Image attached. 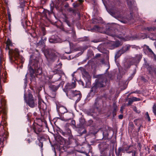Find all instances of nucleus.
I'll list each match as a JSON object with an SVG mask.
<instances>
[{"instance_id": "1", "label": "nucleus", "mask_w": 156, "mask_h": 156, "mask_svg": "<svg viewBox=\"0 0 156 156\" xmlns=\"http://www.w3.org/2000/svg\"><path fill=\"white\" fill-rule=\"evenodd\" d=\"M76 86L75 82L68 83L65 86L64 88H63V90L69 98L71 99H76L75 103H77L80 100L82 95L80 91L72 90L75 88Z\"/></svg>"}, {"instance_id": "2", "label": "nucleus", "mask_w": 156, "mask_h": 156, "mask_svg": "<svg viewBox=\"0 0 156 156\" xmlns=\"http://www.w3.org/2000/svg\"><path fill=\"white\" fill-rule=\"evenodd\" d=\"M33 67L34 69L31 66L28 65V70L30 75V84L31 85L36 86L37 84L36 77L38 75H41L42 73L41 68L40 67L39 63L37 60H35L33 61Z\"/></svg>"}, {"instance_id": "3", "label": "nucleus", "mask_w": 156, "mask_h": 156, "mask_svg": "<svg viewBox=\"0 0 156 156\" xmlns=\"http://www.w3.org/2000/svg\"><path fill=\"white\" fill-rule=\"evenodd\" d=\"M44 123L47 125L46 121L43 120L41 119L36 118L31 126L27 129V132L30 134L34 133L37 136H39L42 131Z\"/></svg>"}, {"instance_id": "4", "label": "nucleus", "mask_w": 156, "mask_h": 156, "mask_svg": "<svg viewBox=\"0 0 156 156\" xmlns=\"http://www.w3.org/2000/svg\"><path fill=\"white\" fill-rule=\"evenodd\" d=\"M63 16L62 17L63 25L62 30L67 33L71 31V33L75 34L76 32L73 21H71L66 14H63Z\"/></svg>"}, {"instance_id": "5", "label": "nucleus", "mask_w": 156, "mask_h": 156, "mask_svg": "<svg viewBox=\"0 0 156 156\" xmlns=\"http://www.w3.org/2000/svg\"><path fill=\"white\" fill-rule=\"evenodd\" d=\"M121 2L119 0H112L109 2V8L107 9L108 12L112 15H114L120 13L119 8Z\"/></svg>"}, {"instance_id": "6", "label": "nucleus", "mask_w": 156, "mask_h": 156, "mask_svg": "<svg viewBox=\"0 0 156 156\" xmlns=\"http://www.w3.org/2000/svg\"><path fill=\"white\" fill-rule=\"evenodd\" d=\"M24 99L27 105L31 108H34L37 105V101L34 99L32 94L29 92L27 97L25 93L24 94Z\"/></svg>"}, {"instance_id": "7", "label": "nucleus", "mask_w": 156, "mask_h": 156, "mask_svg": "<svg viewBox=\"0 0 156 156\" xmlns=\"http://www.w3.org/2000/svg\"><path fill=\"white\" fill-rule=\"evenodd\" d=\"M50 12L48 10L44 9L42 12L45 15H47V13L49 15L50 13H53V9L54 8H55L59 12H62L63 10L62 5H59L58 3L54 2L52 1H51L50 4Z\"/></svg>"}, {"instance_id": "8", "label": "nucleus", "mask_w": 156, "mask_h": 156, "mask_svg": "<svg viewBox=\"0 0 156 156\" xmlns=\"http://www.w3.org/2000/svg\"><path fill=\"white\" fill-rule=\"evenodd\" d=\"M62 64L60 63L54 66L53 70L51 72L54 73V76H58V78L57 79H55V81L61 80L62 77V74L65 75V74L63 72L62 69Z\"/></svg>"}, {"instance_id": "9", "label": "nucleus", "mask_w": 156, "mask_h": 156, "mask_svg": "<svg viewBox=\"0 0 156 156\" xmlns=\"http://www.w3.org/2000/svg\"><path fill=\"white\" fill-rule=\"evenodd\" d=\"M106 27V31L108 32V35L114 37H120L118 34L119 30L114 27V26L112 24H109Z\"/></svg>"}, {"instance_id": "10", "label": "nucleus", "mask_w": 156, "mask_h": 156, "mask_svg": "<svg viewBox=\"0 0 156 156\" xmlns=\"http://www.w3.org/2000/svg\"><path fill=\"white\" fill-rule=\"evenodd\" d=\"M44 55L47 59L52 61H54L59 56V53L54 50L51 51L50 52L49 51H45Z\"/></svg>"}, {"instance_id": "11", "label": "nucleus", "mask_w": 156, "mask_h": 156, "mask_svg": "<svg viewBox=\"0 0 156 156\" xmlns=\"http://www.w3.org/2000/svg\"><path fill=\"white\" fill-rule=\"evenodd\" d=\"M38 104V107L40 110L41 115L44 116L47 115V105L46 104L43 100L39 99Z\"/></svg>"}, {"instance_id": "12", "label": "nucleus", "mask_w": 156, "mask_h": 156, "mask_svg": "<svg viewBox=\"0 0 156 156\" xmlns=\"http://www.w3.org/2000/svg\"><path fill=\"white\" fill-rule=\"evenodd\" d=\"M8 136V133L5 131L0 132V152H1V148L4 146V142L7 139Z\"/></svg>"}, {"instance_id": "13", "label": "nucleus", "mask_w": 156, "mask_h": 156, "mask_svg": "<svg viewBox=\"0 0 156 156\" xmlns=\"http://www.w3.org/2000/svg\"><path fill=\"white\" fill-rule=\"evenodd\" d=\"M103 103V101L101 97H98L95 99L93 105L94 109H96L98 112H100L101 108V106Z\"/></svg>"}, {"instance_id": "14", "label": "nucleus", "mask_w": 156, "mask_h": 156, "mask_svg": "<svg viewBox=\"0 0 156 156\" xmlns=\"http://www.w3.org/2000/svg\"><path fill=\"white\" fill-rule=\"evenodd\" d=\"M75 129L78 133L77 135L79 136H82L84 134H85L87 132L86 130L81 125H75Z\"/></svg>"}, {"instance_id": "15", "label": "nucleus", "mask_w": 156, "mask_h": 156, "mask_svg": "<svg viewBox=\"0 0 156 156\" xmlns=\"http://www.w3.org/2000/svg\"><path fill=\"white\" fill-rule=\"evenodd\" d=\"M108 82L106 78H103V79H99L97 81H96L94 83L96 84L98 88H101L104 87L105 85L106 82Z\"/></svg>"}, {"instance_id": "16", "label": "nucleus", "mask_w": 156, "mask_h": 156, "mask_svg": "<svg viewBox=\"0 0 156 156\" xmlns=\"http://www.w3.org/2000/svg\"><path fill=\"white\" fill-rule=\"evenodd\" d=\"M146 30L150 32L154 31L155 33H152L149 35V37L152 40H156V28L155 27H147L145 28Z\"/></svg>"}, {"instance_id": "17", "label": "nucleus", "mask_w": 156, "mask_h": 156, "mask_svg": "<svg viewBox=\"0 0 156 156\" xmlns=\"http://www.w3.org/2000/svg\"><path fill=\"white\" fill-rule=\"evenodd\" d=\"M49 41L51 43H61L62 41L56 35H53L49 38Z\"/></svg>"}, {"instance_id": "18", "label": "nucleus", "mask_w": 156, "mask_h": 156, "mask_svg": "<svg viewBox=\"0 0 156 156\" xmlns=\"http://www.w3.org/2000/svg\"><path fill=\"white\" fill-rule=\"evenodd\" d=\"M64 83V81H62L57 86L51 84L49 88L52 92H56L60 87H63Z\"/></svg>"}, {"instance_id": "19", "label": "nucleus", "mask_w": 156, "mask_h": 156, "mask_svg": "<svg viewBox=\"0 0 156 156\" xmlns=\"http://www.w3.org/2000/svg\"><path fill=\"white\" fill-rule=\"evenodd\" d=\"M109 145L105 142H101L98 145V147L101 152H104L108 148Z\"/></svg>"}, {"instance_id": "20", "label": "nucleus", "mask_w": 156, "mask_h": 156, "mask_svg": "<svg viewBox=\"0 0 156 156\" xmlns=\"http://www.w3.org/2000/svg\"><path fill=\"white\" fill-rule=\"evenodd\" d=\"M142 55H136V56L133 58L131 61V64L133 65H136V64L138 63L140 61L142 58Z\"/></svg>"}, {"instance_id": "21", "label": "nucleus", "mask_w": 156, "mask_h": 156, "mask_svg": "<svg viewBox=\"0 0 156 156\" xmlns=\"http://www.w3.org/2000/svg\"><path fill=\"white\" fill-rule=\"evenodd\" d=\"M82 75L86 83L90 82L91 77L88 72L84 71L82 73Z\"/></svg>"}, {"instance_id": "22", "label": "nucleus", "mask_w": 156, "mask_h": 156, "mask_svg": "<svg viewBox=\"0 0 156 156\" xmlns=\"http://www.w3.org/2000/svg\"><path fill=\"white\" fill-rule=\"evenodd\" d=\"M84 2L83 0H77L73 4V6L74 8H81L82 4Z\"/></svg>"}, {"instance_id": "23", "label": "nucleus", "mask_w": 156, "mask_h": 156, "mask_svg": "<svg viewBox=\"0 0 156 156\" xmlns=\"http://www.w3.org/2000/svg\"><path fill=\"white\" fill-rule=\"evenodd\" d=\"M120 44V43L119 41L112 42L110 45L109 48L110 49H114L115 48L119 47Z\"/></svg>"}, {"instance_id": "24", "label": "nucleus", "mask_w": 156, "mask_h": 156, "mask_svg": "<svg viewBox=\"0 0 156 156\" xmlns=\"http://www.w3.org/2000/svg\"><path fill=\"white\" fill-rule=\"evenodd\" d=\"M146 68H147L148 73L150 75H152L156 68H154L151 65L147 64L146 66Z\"/></svg>"}, {"instance_id": "25", "label": "nucleus", "mask_w": 156, "mask_h": 156, "mask_svg": "<svg viewBox=\"0 0 156 156\" xmlns=\"http://www.w3.org/2000/svg\"><path fill=\"white\" fill-rule=\"evenodd\" d=\"M37 136L39 142H43V141H45L48 138V136L46 134H42V133L39 136Z\"/></svg>"}, {"instance_id": "26", "label": "nucleus", "mask_w": 156, "mask_h": 156, "mask_svg": "<svg viewBox=\"0 0 156 156\" xmlns=\"http://www.w3.org/2000/svg\"><path fill=\"white\" fill-rule=\"evenodd\" d=\"M57 109L58 112L61 114H64L68 111L66 108L63 106H60L58 108L57 107Z\"/></svg>"}, {"instance_id": "27", "label": "nucleus", "mask_w": 156, "mask_h": 156, "mask_svg": "<svg viewBox=\"0 0 156 156\" xmlns=\"http://www.w3.org/2000/svg\"><path fill=\"white\" fill-rule=\"evenodd\" d=\"M115 152L116 156H122V152L123 153H125L123 147H119L118 148V151H117V148H115Z\"/></svg>"}, {"instance_id": "28", "label": "nucleus", "mask_w": 156, "mask_h": 156, "mask_svg": "<svg viewBox=\"0 0 156 156\" xmlns=\"http://www.w3.org/2000/svg\"><path fill=\"white\" fill-rule=\"evenodd\" d=\"M101 62L102 64H105V65H107V66L108 68L106 70V72L105 73V74L106 75V74H107V73L108 71V69L110 67V65L109 61V58H108L106 61H105L104 59H102L101 60Z\"/></svg>"}, {"instance_id": "29", "label": "nucleus", "mask_w": 156, "mask_h": 156, "mask_svg": "<svg viewBox=\"0 0 156 156\" xmlns=\"http://www.w3.org/2000/svg\"><path fill=\"white\" fill-rule=\"evenodd\" d=\"M101 30V27L98 25H95L90 29V31L92 32H99Z\"/></svg>"}, {"instance_id": "30", "label": "nucleus", "mask_w": 156, "mask_h": 156, "mask_svg": "<svg viewBox=\"0 0 156 156\" xmlns=\"http://www.w3.org/2000/svg\"><path fill=\"white\" fill-rule=\"evenodd\" d=\"M124 53V52L123 51L122 49L117 51L116 52L115 55V60H116L121 55L123 54Z\"/></svg>"}, {"instance_id": "31", "label": "nucleus", "mask_w": 156, "mask_h": 156, "mask_svg": "<svg viewBox=\"0 0 156 156\" xmlns=\"http://www.w3.org/2000/svg\"><path fill=\"white\" fill-rule=\"evenodd\" d=\"M127 5L130 9V14H132L133 13V4L132 1H128L127 2Z\"/></svg>"}, {"instance_id": "32", "label": "nucleus", "mask_w": 156, "mask_h": 156, "mask_svg": "<svg viewBox=\"0 0 156 156\" xmlns=\"http://www.w3.org/2000/svg\"><path fill=\"white\" fill-rule=\"evenodd\" d=\"M131 65H133V64H131V62H124V69L125 70H127L128 69L130 68L131 66Z\"/></svg>"}, {"instance_id": "33", "label": "nucleus", "mask_w": 156, "mask_h": 156, "mask_svg": "<svg viewBox=\"0 0 156 156\" xmlns=\"http://www.w3.org/2000/svg\"><path fill=\"white\" fill-rule=\"evenodd\" d=\"M98 88V87L97 86L96 84H95V83H94L93 84V86L91 88L90 91L91 92L94 93V94H95Z\"/></svg>"}, {"instance_id": "34", "label": "nucleus", "mask_w": 156, "mask_h": 156, "mask_svg": "<svg viewBox=\"0 0 156 156\" xmlns=\"http://www.w3.org/2000/svg\"><path fill=\"white\" fill-rule=\"evenodd\" d=\"M64 133L63 136L66 137H67L68 135L69 134H71V132L70 129L67 128L64 132Z\"/></svg>"}, {"instance_id": "35", "label": "nucleus", "mask_w": 156, "mask_h": 156, "mask_svg": "<svg viewBox=\"0 0 156 156\" xmlns=\"http://www.w3.org/2000/svg\"><path fill=\"white\" fill-rule=\"evenodd\" d=\"M102 134L103 136V138L105 139H107L108 138V133L107 130L105 129L103 131Z\"/></svg>"}, {"instance_id": "36", "label": "nucleus", "mask_w": 156, "mask_h": 156, "mask_svg": "<svg viewBox=\"0 0 156 156\" xmlns=\"http://www.w3.org/2000/svg\"><path fill=\"white\" fill-rule=\"evenodd\" d=\"M94 95L95 94H94V93L91 92V91H90V92L89 93L87 96L86 99H87L88 100H89L91 98L93 97Z\"/></svg>"}, {"instance_id": "37", "label": "nucleus", "mask_w": 156, "mask_h": 156, "mask_svg": "<svg viewBox=\"0 0 156 156\" xmlns=\"http://www.w3.org/2000/svg\"><path fill=\"white\" fill-rule=\"evenodd\" d=\"M13 55L16 57L18 58L20 55V52L18 49L15 48L13 52Z\"/></svg>"}, {"instance_id": "38", "label": "nucleus", "mask_w": 156, "mask_h": 156, "mask_svg": "<svg viewBox=\"0 0 156 156\" xmlns=\"http://www.w3.org/2000/svg\"><path fill=\"white\" fill-rule=\"evenodd\" d=\"M30 22L29 21H27V20H25L24 23H22L23 26V27L25 28L26 27L30 26Z\"/></svg>"}, {"instance_id": "39", "label": "nucleus", "mask_w": 156, "mask_h": 156, "mask_svg": "<svg viewBox=\"0 0 156 156\" xmlns=\"http://www.w3.org/2000/svg\"><path fill=\"white\" fill-rule=\"evenodd\" d=\"M130 48V46L129 45H127L125 47L122 48V49L123 51L124 52V53L127 51L129 50Z\"/></svg>"}, {"instance_id": "40", "label": "nucleus", "mask_w": 156, "mask_h": 156, "mask_svg": "<svg viewBox=\"0 0 156 156\" xmlns=\"http://www.w3.org/2000/svg\"><path fill=\"white\" fill-rule=\"evenodd\" d=\"M106 76L107 78L109 80H112L113 79V75L111 73H108V74H106Z\"/></svg>"}, {"instance_id": "41", "label": "nucleus", "mask_w": 156, "mask_h": 156, "mask_svg": "<svg viewBox=\"0 0 156 156\" xmlns=\"http://www.w3.org/2000/svg\"><path fill=\"white\" fill-rule=\"evenodd\" d=\"M6 44L7 46H12V42L9 38H8L6 41Z\"/></svg>"}, {"instance_id": "42", "label": "nucleus", "mask_w": 156, "mask_h": 156, "mask_svg": "<svg viewBox=\"0 0 156 156\" xmlns=\"http://www.w3.org/2000/svg\"><path fill=\"white\" fill-rule=\"evenodd\" d=\"M147 49L148 51H147L148 52V53L150 55H151V56L154 54V52L152 51L151 49L149 48L148 46H147Z\"/></svg>"}, {"instance_id": "43", "label": "nucleus", "mask_w": 156, "mask_h": 156, "mask_svg": "<svg viewBox=\"0 0 156 156\" xmlns=\"http://www.w3.org/2000/svg\"><path fill=\"white\" fill-rule=\"evenodd\" d=\"M128 103L127 104V106L131 105L133 101L131 98H128Z\"/></svg>"}, {"instance_id": "44", "label": "nucleus", "mask_w": 156, "mask_h": 156, "mask_svg": "<svg viewBox=\"0 0 156 156\" xmlns=\"http://www.w3.org/2000/svg\"><path fill=\"white\" fill-rule=\"evenodd\" d=\"M153 112L155 115H156V104H154L152 108Z\"/></svg>"}, {"instance_id": "45", "label": "nucleus", "mask_w": 156, "mask_h": 156, "mask_svg": "<svg viewBox=\"0 0 156 156\" xmlns=\"http://www.w3.org/2000/svg\"><path fill=\"white\" fill-rule=\"evenodd\" d=\"M93 121L92 119L89 120L87 123V125L88 126H91L93 124Z\"/></svg>"}, {"instance_id": "46", "label": "nucleus", "mask_w": 156, "mask_h": 156, "mask_svg": "<svg viewBox=\"0 0 156 156\" xmlns=\"http://www.w3.org/2000/svg\"><path fill=\"white\" fill-rule=\"evenodd\" d=\"M56 95V93L55 92H52V93H51L50 95H49V96L52 98H54L55 97Z\"/></svg>"}, {"instance_id": "47", "label": "nucleus", "mask_w": 156, "mask_h": 156, "mask_svg": "<svg viewBox=\"0 0 156 156\" xmlns=\"http://www.w3.org/2000/svg\"><path fill=\"white\" fill-rule=\"evenodd\" d=\"M44 41L42 39V38H41V39L40 41H39V42L37 43V44L38 45H43L44 44Z\"/></svg>"}, {"instance_id": "48", "label": "nucleus", "mask_w": 156, "mask_h": 156, "mask_svg": "<svg viewBox=\"0 0 156 156\" xmlns=\"http://www.w3.org/2000/svg\"><path fill=\"white\" fill-rule=\"evenodd\" d=\"M145 115H146V117H145L146 119H148V121L150 122L151 121V119L149 116L148 113L147 112L145 114Z\"/></svg>"}, {"instance_id": "49", "label": "nucleus", "mask_w": 156, "mask_h": 156, "mask_svg": "<svg viewBox=\"0 0 156 156\" xmlns=\"http://www.w3.org/2000/svg\"><path fill=\"white\" fill-rule=\"evenodd\" d=\"M133 110L134 112H136V113L138 114H139L140 112V111L137 110L136 107V106H134L133 107Z\"/></svg>"}, {"instance_id": "50", "label": "nucleus", "mask_w": 156, "mask_h": 156, "mask_svg": "<svg viewBox=\"0 0 156 156\" xmlns=\"http://www.w3.org/2000/svg\"><path fill=\"white\" fill-rule=\"evenodd\" d=\"M113 110L117 111L118 107L117 105H116L115 102H114L113 103Z\"/></svg>"}, {"instance_id": "51", "label": "nucleus", "mask_w": 156, "mask_h": 156, "mask_svg": "<svg viewBox=\"0 0 156 156\" xmlns=\"http://www.w3.org/2000/svg\"><path fill=\"white\" fill-rule=\"evenodd\" d=\"M132 100L133 101H139L140 100V99L139 98H137L135 97H133L132 98Z\"/></svg>"}, {"instance_id": "52", "label": "nucleus", "mask_w": 156, "mask_h": 156, "mask_svg": "<svg viewBox=\"0 0 156 156\" xmlns=\"http://www.w3.org/2000/svg\"><path fill=\"white\" fill-rule=\"evenodd\" d=\"M131 147V145H129L128 146L126 147H123L124 152H125V151H126V152H127L128 151V150Z\"/></svg>"}, {"instance_id": "53", "label": "nucleus", "mask_w": 156, "mask_h": 156, "mask_svg": "<svg viewBox=\"0 0 156 156\" xmlns=\"http://www.w3.org/2000/svg\"><path fill=\"white\" fill-rule=\"evenodd\" d=\"M62 120L64 121H67L70 119V118H68L67 119L65 118L64 117H60V118Z\"/></svg>"}, {"instance_id": "54", "label": "nucleus", "mask_w": 156, "mask_h": 156, "mask_svg": "<svg viewBox=\"0 0 156 156\" xmlns=\"http://www.w3.org/2000/svg\"><path fill=\"white\" fill-rule=\"evenodd\" d=\"M8 16L9 22H11L12 20L11 18V15L10 14V12H8Z\"/></svg>"}, {"instance_id": "55", "label": "nucleus", "mask_w": 156, "mask_h": 156, "mask_svg": "<svg viewBox=\"0 0 156 156\" xmlns=\"http://www.w3.org/2000/svg\"><path fill=\"white\" fill-rule=\"evenodd\" d=\"M87 114L89 116H92L94 119L95 118V116L91 112H88L87 113Z\"/></svg>"}, {"instance_id": "56", "label": "nucleus", "mask_w": 156, "mask_h": 156, "mask_svg": "<svg viewBox=\"0 0 156 156\" xmlns=\"http://www.w3.org/2000/svg\"><path fill=\"white\" fill-rule=\"evenodd\" d=\"M67 137H68V138L69 140L70 141H71V140L72 139H73V136L72 135L71 133V134H69V135H68Z\"/></svg>"}, {"instance_id": "57", "label": "nucleus", "mask_w": 156, "mask_h": 156, "mask_svg": "<svg viewBox=\"0 0 156 156\" xmlns=\"http://www.w3.org/2000/svg\"><path fill=\"white\" fill-rule=\"evenodd\" d=\"M57 140L58 141L63 140L64 139L60 136H58L57 137Z\"/></svg>"}, {"instance_id": "58", "label": "nucleus", "mask_w": 156, "mask_h": 156, "mask_svg": "<svg viewBox=\"0 0 156 156\" xmlns=\"http://www.w3.org/2000/svg\"><path fill=\"white\" fill-rule=\"evenodd\" d=\"M89 40V38L87 37H83L82 39V40L83 41H88Z\"/></svg>"}, {"instance_id": "59", "label": "nucleus", "mask_w": 156, "mask_h": 156, "mask_svg": "<svg viewBox=\"0 0 156 156\" xmlns=\"http://www.w3.org/2000/svg\"><path fill=\"white\" fill-rule=\"evenodd\" d=\"M38 145L39 147H40L41 150L42 149V148L43 147V142H39L38 144Z\"/></svg>"}, {"instance_id": "60", "label": "nucleus", "mask_w": 156, "mask_h": 156, "mask_svg": "<svg viewBox=\"0 0 156 156\" xmlns=\"http://www.w3.org/2000/svg\"><path fill=\"white\" fill-rule=\"evenodd\" d=\"M28 73H27L26 74V75L25 76V78L24 79V83L25 84L27 85V75Z\"/></svg>"}, {"instance_id": "61", "label": "nucleus", "mask_w": 156, "mask_h": 156, "mask_svg": "<svg viewBox=\"0 0 156 156\" xmlns=\"http://www.w3.org/2000/svg\"><path fill=\"white\" fill-rule=\"evenodd\" d=\"M151 56L153 59V60L155 61H156V55L154 54L153 55H152Z\"/></svg>"}, {"instance_id": "62", "label": "nucleus", "mask_w": 156, "mask_h": 156, "mask_svg": "<svg viewBox=\"0 0 156 156\" xmlns=\"http://www.w3.org/2000/svg\"><path fill=\"white\" fill-rule=\"evenodd\" d=\"M98 20L97 19H94L92 20V23L94 24H96L98 23Z\"/></svg>"}, {"instance_id": "63", "label": "nucleus", "mask_w": 156, "mask_h": 156, "mask_svg": "<svg viewBox=\"0 0 156 156\" xmlns=\"http://www.w3.org/2000/svg\"><path fill=\"white\" fill-rule=\"evenodd\" d=\"M69 11L70 12H72L74 14H75L76 13V10L72 8H70L69 9Z\"/></svg>"}, {"instance_id": "64", "label": "nucleus", "mask_w": 156, "mask_h": 156, "mask_svg": "<svg viewBox=\"0 0 156 156\" xmlns=\"http://www.w3.org/2000/svg\"><path fill=\"white\" fill-rule=\"evenodd\" d=\"M80 85H81L83 87L84 86V83L81 80H80L78 81Z\"/></svg>"}]
</instances>
